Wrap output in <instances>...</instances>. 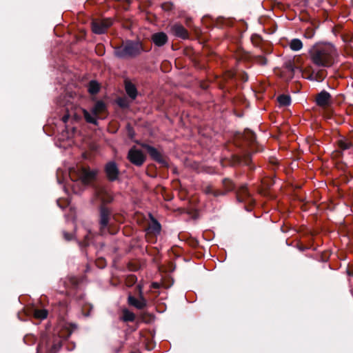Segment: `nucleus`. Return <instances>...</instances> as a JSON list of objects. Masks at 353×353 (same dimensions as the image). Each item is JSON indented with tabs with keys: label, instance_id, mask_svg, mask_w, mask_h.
<instances>
[{
	"label": "nucleus",
	"instance_id": "obj_1",
	"mask_svg": "<svg viewBox=\"0 0 353 353\" xmlns=\"http://www.w3.org/2000/svg\"><path fill=\"white\" fill-rule=\"evenodd\" d=\"M311 61L318 67L329 68L338 56L335 46L331 43H317L309 50Z\"/></svg>",
	"mask_w": 353,
	"mask_h": 353
},
{
	"label": "nucleus",
	"instance_id": "obj_2",
	"mask_svg": "<svg viewBox=\"0 0 353 353\" xmlns=\"http://www.w3.org/2000/svg\"><path fill=\"white\" fill-rule=\"evenodd\" d=\"M97 171L88 168L80 167L72 168L70 171V176L73 182H81L83 185L91 183L95 178Z\"/></svg>",
	"mask_w": 353,
	"mask_h": 353
},
{
	"label": "nucleus",
	"instance_id": "obj_3",
	"mask_svg": "<svg viewBox=\"0 0 353 353\" xmlns=\"http://www.w3.org/2000/svg\"><path fill=\"white\" fill-rule=\"evenodd\" d=\"M142 51L141 43L136 41H127L125 44L114 50V54L119 58L135 57Z\"/></svg>",
	"mask_w": 353,
	"mask_h": 353
},
{
	"label": "nucleus",
	"instance_id": "obj_4",
	"mask_svg": "<svg viewBox=\"0 0 353 353\" xmlns=\"http://www.w3.org/2000/svg\"><path fill=\"white\" fill-rule=\"evenodd\" d=\"M145 159L146 157L144 153L136 147H132L128 151V159L130 163L137 166H141L144 163Z\"/></svg>",
	"mask_w": 353,
	"mask_h": 353
},
{
	"label": "nucleus",
	"instance_id": "obj_5",
	"mask_svg": "<svg viewBox=\"0 0 353 353\" xmlns=\"http://www.w3.org/2000/svg\"><path fill=\"white\" fill-rule=\"evenodd\" d=\"M110 217V212L105 208L101 207L100 210V232L105 234L109 232V221Z\"/></svg>",
	"mask_w": 353,
	"mask_h": 353
},
{
	"label": "nucleus",
	"instance_id": "obj_6",
	"mask_svg": "<svg viewBox=\"0 0 353 353\" xmlns=\"http://www.w3.org/2000/svg\"><path fill=\"white\" fill-rule=\"evenodd\" d=\"M112 24L110 19H96L92 22V31L96 34H103Z\"/></svg>",
	"mask_w": 353,
	"mask_h": 353
},
{
	"label": "nucleus",
	"instance_id": "obj_7",
	"mask_svg": "<svg viewBox=\"0 0 353 353\" xmlns=\"http://www.w3.org/2000/svg\"><path fill=\"white\" fill-rule=\"evenodd\" d=\"M137 287L139 288V298L136 299L130 295L128 296V303L137 309H143L146 305V301L143 296L142 287L140 285H138Z\"/></svg>",
	"mask_w": 353,
	"mask_h": 353
},
{
	"label": "nucleus",
	"instance_id": "obj_8",
	"mask_svg": "<svg viewBox=\"0 0 353 353\" xmlns=\"http://www.w3.org/2000/svg\"><path fill=\"white\" fill-rule=\"evenodd\" d=\"M141 146L148 151L152 159L162 164L165 163V161L164 160L161 153L155 148L145 143L141 144Z\"/></svg>",
	"mask_w": 353,
	"mask_h": 353
},
{
	"label": "nucleus",
	"instance_id": "obj_9",
	"mask_svg": "<svg viewBox=\"0 0 353 353\" xmlns=\"http://www.w3.org/2000/svg\"><path fill=\"white\" fill-rule=\"evenodd\" d=\"M316 102L318 105L325 108L330 105L332 103L331 95L327 91H321L316 98Z\"/></svg>",
	"mask_w": 353,
	"mask_h": 353
},
{
	"label": "nucleus",
	"instance_id": "obj_10",
	"mask_svg": "<svg viewBox=\"0 0 353 353\" xmlns=\"http://www.w3.org/2000/svg\"><path fill=\"white\" fill-rule=\"evenodd\" d=\"M105 173L109 180L114 181L119 174L118 168L114 162L110 161L105 166Z\"/></svg>",
	"mask_w": 353,
	"mask_h": 353
},
{
	"label": "nucleus",
	"instance_id": "obj_11",
	"mask_svg": "<svg viewBox=\"0 0 353 353\" xmlns=\"http://www.w3.org/2000/svg\"><path fill=\"white\" fill-rule=\"evenodd\" d=\"M170 31L176 37H180L181 39H185L188 37V31L181 24L175 23V24L172 25L170 28Z\"/></svg>",
	"mask_w": 353,
	"mask_h": 353
},
{
	"label": "nucleus",
	"instance_id": "obj_12",
	"mask_svg": "<svg viewBox=\"0 0 353 353\" xmlns=\"http://www.w3.org/2000/svg\"><path fill=\"white\" fill-rule=\"evenodd\" d=\"M152 40L156 46L161 47L167 43L168 36L163 32H157L152 35Z\"/></svg>",
	"mask_w": 353,
	"mask_h": 353
},
{
	"label": "nucleus",
	"instance_id": "obj_13",
	"mask_svg": "<svg viewBox=\"0 0 353 353\" xmlns=\"http://www.w3.org/2000/svg\"><path fill=\"white\" fill-rule=\"evenodd\" d=\"M106 112V106L102 101H97L94 106L92 108V112L94 116H97L99 119H102L103 115Z\"/></svg>",
	"mask_w": 353,
	"mask_h": 353
},
{
	"label": "nucleus",
	"instance_id": "obj_14",
	"mask_svg": "<svg viewBox=\"0 0 353 353\" xmlns=\"http://www.w3.org/2000/svg\"><path fill=\"white\" fill-rule=\"evenodd\" d=\"M98 197L103 202H110L112 200V195L109 193L105 188H99L97 190Z\"/></svg>",
	"mask_w": 353,
	"mask_h": 353
},
{
	"label": "nucleus",
	"instance_id": "obj_15",
	"mask_svg": "<svg viewBox=\"0 0 353 353\" xmlns=\"http://www.w3.org/2000/svg\"><path fill=\"white\" fill-rule=\"evenodd\" d=\"M338 145L341 150H350L353 148V141L343 137L338 141Z\"/></svg>",
	"mask_w": 353,
	"mask_h": 353
},
{
	"label": "nucleus",
	"instance_id": "obj_16",
	"mask_svg": "<svg viewBox=\"0 0 353 353\" xmlns=\"http://www.w3.org/2000/svg\"><path fill=\"white\" fill-rule=\"evenodd\" d=\"M125 91L130 98H132V99H134L136 98L137 95V91L134 84H132L130 82H126Z\"/></svg>",
	"mask_w": 353,
	"mask_h": 353
},
{
	"label": "nucleus",
	"instance_id": "obj_17",
	"mask_svg": "<svg viewBox=\"0 0 353 353\" xmlns=\"http://www.w3.org/2000/svg\"><path fill=\"white\" fill-rule=\"evenodd\" d=\"M83 116L88 123L97 125V119L99 118L97 116H94L92 112H89L88 111L84 110Z\"/></svg>",
	"mask_w": 353,
	"mask_h": 353
},
{
	"label": "nucleus",
	"instance_id": "obj_18",
	"mask_svg": "<svg viewBox=\"0 0 353 353\" xmlns=\"http://www.w3.org/2000/svg\"><path fill=\"white\" fill-rule=\"evenodd\" d=\"M290 48L293 51H299L303 48V43L299 39H293L290 41Z\"/></svg>",
	"mask_w": 353,
	"mask_h": 353
},
{
	"label": "nucleus",
	"instance_id": "obj_19",
	"mask_svg": "<svg viewBox=\"0 0 353 353\" xmlns=\"http://www.w3.org/2000/svg\"><path fill=\"white\" fill-rule=\"evenodd\" d=\"M135 315L133 312H130L128 310L123 311L122 320L125 322H132L134 320Z\"/></svg>",
	"mask_w": 353,
	"mask_h": 353
},
{
	"label": "nucleus",
	"instance_id": "obj_20",
	"mask_svg": "<svg viewBox=\"0 0 353 353\" xmlns=\"http://www.w3.org/2000/svg\"><path fill=\"white\" fill-rule=\"evenodd\" d=\"M161 227L160 223L157 221L153 220L152 223L148 227V230L154 234H159L161 231Z\"/></svg>",
	"mask_w": 353,
	"mask_h": 353
},
{
	"label": "nucleus",
	"instance_id": "obj_21",
	"mask_svg": "<svg viewBox=\"0 0 353 353\" xmlns=\"http://www.w3.org/2000/svg\"><path fill=\"white\" fill-rule=\"evenodd\" d=\"M278 102L281 106H288L291 103L290 97L285 94L281 95L278 97Z\"/></svg>",
	"mask_w": 353,
	"mask_h": 353
},
{
	"label": "nucleus",
	"instance_id": "obj_22",
	"mask_svg": "<svg viewBox=\"0 0 353 353\" xmlns=\"http://www.w3.org/2000/svg\"><path fill=\"white\" fill-rule=\"evenodd\" d=\"M34 316L36 318V319H44L47 317L48 316V312L46 310H38V309H36L34 310Z\"/></svg>",
	"mask_w": 353,
	"mask_h": 353
},
{
	"label": "nucleus",
	"instance_id": "obj_23",
	"mask_svg": "<svg viewBox=\"0 0 353 353\" xmlns=\"http://www.w3.org/2000/svg\"><path fill=\"white\" fill-rule=\"evenodd\" d=\"M99 90V85L96 81H91L88 86V91L91 94H96Z\"/></svg>",
	"mask_w": 353,
	"mask_h": 353
},
{
	"label": "nucleus",
	"instance_id": "obj_24",
	"mask_svg": "<svg viewBox=\"0 0 353 353\" xmlns=\"http://www.w3.org/2000/svg\"><path fill=\"white\" fill-rule=\"evenodd\" d=\"M249 194L248 192L247 187L242 186L238 193V199L240 201H243L244 197L248 196Z\"/></svg>",
	"mask_w": 353,
	"mask_h": 353
},
{
	"label": "nucleus",
	"instance_id": "obj_25",
	"mask_svg": "<svg viewBox=\"0 0 353 353\" xmlns=\"http://www.w3.org/2000/svg\"><path fill=\"white\" fill-rule=\"evenodd\" d=\"M204 192L206 193V194H214V196H218L219 195V194H218L217 192H214L211 187L210 186H208L206 187L205 189H204Z\"/></svg>",
	"mask_w": 353,
	"mask_h": 353
},
{
	"label": "nucleus",
	"instance_id": "obj_26",
	"mask_svg": "<svg viewBox=\"0 0 353 353\" xmlns=\"http://www.w3.org/2000/svg\"><path fill=\"white\" fill-rule=\"evenodd\" d=\"M63 236H64V239L67 241H70L72 239V235L71 234H69L66 232H63Z\"/></svg>",
	"mask_w": 353,
	"mask_h": 353
},
{
	"label": "nucleus",
	"instance_id": "obj_27",
	"mask_svg": "<svg viewBox=\"0 0 353 353\" xmlns=\"http://www.w3.org/2000/svg\"><path fill=\"white\" fill-rule=\"evenodd\" d=\"M323 79H324V77L319 74V73H316V76L314 77V79H316V81H321Z\"/></svg>",
	"mask_w": 353,
	"mask_h": 353
},
{
	"label": "nucleus",
	"instance_id": "obj_28",
	"mask_svg": "<svg viewBox=\"0 0 353 353\" xmlns=\"http://www.w3.org/2000/svg\"><path fill=\"white\" fill-rule=\"evenodd\" d=\"M287 68L288 70L291 71L292 72H294V67L290 63L287 65Z\"/></svg>",
	"mask_w": 353,
	"mask_h": 353
},
{
	"label": "nucleus",
	"instance_id": "obj_29",
	"mask_svg": "<svg viewBox=\"0 0 353 353\" xmlns=\"http://www.w3.org/2000/svg\"><path fill=\"white\" fill-rule=\"evenodd\" d=\"M68 118H69V115L68 114H66V115H64L62 118V120L64 123H66L67 121L68 120Z\"/></svg>",
	"mask_w": 353,
	"mask_h": 353
},
{
	"label": "nucleus",
	"instance_id": "obj_30",
	"mask_svg": "<svg viewBox=\"0 0 353 353\" xmlns=\"http://www.w3.org/2000/svg\"><path fill=\"white\" fill-rule=\"evenodd\" d=\"M266 62H267V61L265 58H261L260 60V63L262 65L266 64Z\"/></svg>",
	"mask_w": 353,
	"mask_h": 353
},
{
	"label": "nucleus",
	"instance_id": "obj_31",
	"mask_svg": "<svg viewBox=\"0 0 353 353\" xmlns=\"http://www.w3.org/2000/svg\"><path fill=\"white\" fill-rule=\"evenodd\" d=\"M152 287H153L154 288H159V283H153L152 284Z\"/></svg>",
	"mask_w": 353,
	"mask_h": 353
},
{
	"label": "nucleus",
	"instance_id": "obj_32",
	"mask_svg": "<svg viewBox=\"0 0 353 353\" xmlns=\"http://www.w3.org/2000/svg\"><path fill=\"white\" fill-rule=\"evenodd\" d=\"M128 130H129V136L130 137V138H133V133L131 132V128L128 126Z\"/></svg>",
	"mask_w": 353,
	"mask_h": 353
},
{
	"label": "nucleus",
	"instance_id": "obj_33",
	"mask_svg": "<svg viewBox=\"0 0 353 353\" xmlns=\"http://www.w3.org/2000/svg\"><path fill=\"white\" fill-rule=\"evenodd\" d=\"M228 184H229V183L230 184V183H231V181H230V180H228V179L225 180V181H224V184H225V185H228Z\"/></svg>",
	"mask_w": 353,
	"mask_h": 353
},
{
	"label": "nucleus",
	"instance_id": "obj_34",
	"mask_svg": "<svg viewBox=\"0 0 353 353\" xmlns=\"http://www.w3.org/2000/svg\"><path fill=\"white\" fill-rule=\"evenodd\" d=\"M73 189H74V192H77V190H75L74 187H73Z\"/></svg>",
	"mask_w": 353,
	"mask_h": 353
}]
</instances>
